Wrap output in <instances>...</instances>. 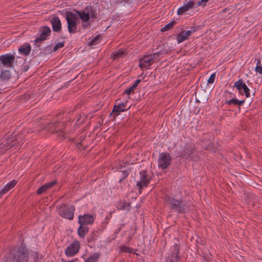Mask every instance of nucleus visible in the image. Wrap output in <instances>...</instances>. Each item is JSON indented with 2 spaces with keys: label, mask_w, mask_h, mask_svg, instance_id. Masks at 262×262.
<instances>
[{
  "label": "nucleus",
  "mask_w": 262,
  "mask_h": 262,
  "mask_svg": "<svg viewBox=\"0 0 262 262\" xmlns=\"http://www.w3.org/2000/svg\"><path fill=\"white\" fill-rule=\"evenodd\" d=\"M94 222V218L92 215L85 214L83 215L78 216V223L81 225L92 224Z\"/></svg>",
  "instance_id": "nucleus-18"
},
{
  "label": "nucleus",
  "mask_w": 262,
  "mask_h": 262,
  "mask_svg": "<svg viewBox=\"0 0 262 262\" xmlns=\"http://www.w3.org/2000/svg\"><path fill=\"white\" fill-rule=\"evenodd\" d=\"M195 31V27H192L190 30L187 31H182L177 36V39L178 43H181L184 40L188 39L190 36Z\"/></svg>",
  "instance_id": "nucleus-17"
},
{
  "label": "nucleus",
  "mask_w": 262,
  "mask_h": 262,
  "mask_svg": "<svg viewBox=\"0 0 262 262\" xmlns=\"http://www.w3.org/2000/svg\"><path fill=\"white\" fill-rule=\"evenodd\" d=\"M261 64V60L260 59H258L256 63V66H259Z\"/></svg>",
  "instance_id": "nucleus-50"
},
{
  "label": "nucleus",
  "mask_w": 262,
  "mask_h": 262,
  "mask_svg": "<svg viewBox=\"0 0 262 262\" xmlns=\"http://www.w3.org/2000/svg\"><path fill=\"white\" fill-rule=\"evenodd\" d=\"M255 71L257 73L262 74V66H256L255 68Z\"/></svg>",
  "instance_id": "nucleus-44"
},
{
  "label": "nucleus",
  "mask_w": 262,
  "mask_h": 262,
  "mask_svg": "<svg viewBox=\"0 0 262 262\" xmlns=\"http://www.w3.org/2000/svg\"><path fill=\"white\" fill-rule=\"evenodd\" d=\"M128 175V173L126 171H124L122 172V178L119 180V182H121L123 179H125L127 177Z\"/></svg>",
  "instance_id": "nucleus-43"
},
{
  "label": "nucleus",
  "mask_w": 262,
  "mask_h": 262,
  "mask_svg": "<svg viewBox=\"0 0 262 262\" xmlns=\"http://www.w3.org/2000/svg\"><path fill=\"white\" fill-rule=\"evenodd\" d=\"M195 0H190L187 4H184L183 6L178 9L177 14L178 15H182L186 11L190 9L193 8L195 6Z\"/></svg>",
  "instance_id": "nucleus-19"
},
{
  "label": "nucleus",
  "mask_w": 262,
  "mask_h": 262,
  "mask_svg": "<svg viewBox=\"0 0 262 262\" xmlns=\"http://www.w3.org/2000/svg\"><path fill=\"white\" fill-rule=\"evenodd\" d=\"M18 52L20 54L27 56L31 51V47L29 43H25L20 46Z\"/></svg>",
  "instance_id": "nucleus-23"
},
{
  "label": "nucleus",
  "mask_w": 262,
  "mask_h": 262,
  "mask_svg": "<svg viewBox=\"0 0 262 262\" xmlns=\"http://www.w3.org/2000/svg\"><path fill=\"white\" fill-rule=\"evenodd\" d=\"M141 81V80L140 79H137L135 81L134 83L138 86Z\"/></svg>",
  "instance_id": "nucleus-48"
},
{
  "label": "nucleus",
  "mask_w": 262,
  "mask_h": 262,
  "mask_svg": "<svg viewBox=\"0 0 262 262\" xmlns=\"http://www.w3.org/2000/svg\"><path fill=\"white\" fill-rule=\"evenodd\" d=\"M17 184V181L15 180H13L11 182L7 183L5 186L4 188L7 191V192L13 188Z\"/></svg>",
  "instance_id": "nucleus-30"
},
{
  "label": "nucleus",
  "mask_w": 262,
  "mask_h": 262,
  "mask_svg": "<svg viewBox=\"0 0 262 262\" xmlns=\"http://www.w3.org/2000/svg\"><path fill=\"white\" fill-rule=\"evenodd\" d=\"M237 99H231L227 102V103L229 105L233 104L234 105H237Z\"/></svg>",
  "instance_id": "nucleus-41"
},
{
  "label": "nucleus",
  "mask_w": 262,
  "mask_h": 262,
  "mask_svg": "<svg viewBox=\"0 0 262 262\" xmlns=\"http://www.w3.org/2000/svg\"><path fill=\"white\" fill-rule=\"evenodd\" d=\"M64 16L67 23L77 22L79 20V17L77 14L69 11H67L64 12Z\"/></svg>",
  "instance_id": "nucleus-21"
},
{
  "label": "nucleus",
  "mask_w": 262,
  "mask_h": 262,
  "mask_svg": "<svg viewBox=\"0 0 262 262\" xmlns=\"http://www.w3.org/2000/svg\"><path fill=\"white\" fill-rule=\"evenodd\" d=\"M56 184V181H52L49 183L45 184L40 187L36 191V193L37 194H41L42 193L45 192L49 189L53 187Z\"/></svg>",
  "instance_id": "nucleus-22"
},
{
  "label": "nucleus",
  "mask_w": 262,
  "mask_h": 262,
  "mask_svg": "<svg viewBox=\"0 0 262 262\" xmlns=\"http://www.w3.org/2000/svg\"><path fill=\"white\" fill-rule=\"evenodd\" d=\"M101 37L100 35H96L93 39L89 41L88 45L89 46L95 45L98 43V41L101 39Z\"/></svg>",
  "instance_id": "nucleus-32"
},
{
  "label": "nucleus",
  "mask_w": 262,
  "mask_h": 262,
  "mask_svg": "<svg viewBox=\"0 0 262 262\" xmlns=\"http://www.w3.org/2000/svg\"><path fill=\"white\" fill-rule=\"evenodd\" d=\"M180 246L177 244L171 247L170 253L168 257L166 262H178L180 259L179 255Z\"/></svg>",
  "instance_id": "nucleus-13"
},
{
  "label": "nucleus",
  "mask_w": 262,
  "mask_h": 262,
  "mask_svg": "<svg viewBox=\"0 0 262 262\" xmlns=\"http://www.w3.org/2000/svg\"><path fill=\"white\" fill-rule=\"evenodd\" d=\"M50 23L52 26L53 30L54 32L59 33L61 30V23L59 17L54 16L51 19Z\"/></svg>",
  "instance_id": "nucleus-20"
},
{
  "label": "nucleus",
  "mask_w": 262,
  "mask_h": 262,
  "mask_svg": "<svg viewBox=\"0 0 262 262\" xmlns=\"http://www.w3.org/2000/svg\"><path fill=\"white\" fill-rule=\"evenodd\" d=\"M81 141L78 142L77 145H76V146L78 148V149H80L81 148Z\"/></svg>",
  "instance_id": "nucleus-49"
},
{
  "label": "nucleus",
  "mask_w": 262,
  "mask_h": 262,
  "mask_svg": "<svg viewBox=\"0 0 262 262\" xmlns=\"http://www.w3.org/2000/svg\"><path fill=\"white\" fill-rule=\"evenodd\" d=\"M80 246L79 242L74 241L65 250V254L68 257H72L76 255L79 250Z\"/></svg>",
  "instance_id": "nucleus-14"
},
{
  "label": "nucleus",
  "mask_w": 262,
  "mask_h": 262,
  "mask_svg": "<svg viewBox=\"0 0 262 262\" xmlns=\"http://www.w3.org/2000/svg\"><path fill=\"white\" fill-rule=\"evenodd\" d=\"M160 52L145 55L140 59L139 66L141 69H148L149 66L154 63L156 57H158Z\"/></svg>",
  "instance_id": "nucleus-6"
},
{
  "label": "nucleus",
  "mask_w": 262,
  "mask_h": 262,
  "mask_svg": "<svg viewBox=\"0 0 262 262\" xmlns=\"http://www.w3.org/2000/svg\"><path fill=\"white\" fill-rule=\"evenodd\" d=\"M245 102V100H237V105H242Z\"/></svg>",
  "instance_id": "nucleus-47"
},
{
  "label": "nucleus",
  "mask_w": 262,
  "mask_h": 262,
  "mask_svg": "<svg viewBox=\"0 0 262 262\" xmlns=\"http://www.w3.org/2000/svg\"><path fill=\"white\" fill-rule=\"evenodd\" d=\"M11 78V74L9 70H2L0 79L2 81H8Z\"/></svg>",
  "instance_id": "nucleus-25"
},
{
  "label": "nucleus",
  "mask_w": 262,
  "mask_h": 262,
  "mask_svg": "<svg viewBox=\"0 0 262 262\" xmlns=\"http://www.w3.org/2000/svg\"><path fill=\"white\" fill-rule=\"evenodd\" d=\"M226 9H224L223 10V12H225L226 11Z\"/></svg>",
  "instance_id": "nucleus-53"
},
{
  "label": "nucleus",
  "mask_w": 262,
  "mask_h": 262,
  "mask_svg": "<svg viewBox=\"0 0 262 262\" xmlns=\"http://www.w3.org/2000/svg\"><path fill=\"white\" fill-rule=\"evenodd\" d=\"M165 199L171 212L183 214L188 209V206L182 198L177 199L173 196H166Z\"/></svg>",
  "instance_id": "nucleus-2"
},
{
  "label": "nucleus",
  "mask_w": 262,
  "mask_h": 262,
  "mask_svg": "<svg viewBox=\"0 0 262 262\" xmlns=\"http://www.w3.org/2000/svg\"><path fill=\"white\" fill-rule=\"evenodd\" d=\"M132 0H115V3L116 4H126V3H129Z\"/></svg>",
  "instance_id": "nucleus-42"
},
{
  "label": "nucleus",
  "mask_w": 262,
  "mask_h": 262,
  "mask_svg": "<svg viewBox=\"0 0 262 262\" xmlns=\"http://www.w3.org/2000/svg\"><path fill=\"white\" fill-rule=\"evenodd\" d=\"M121 250L122 252L130 253L132 252L133 249L127 247L126 246H122L121 247Z\"/></svg>",
  "instance_id": "nucleus-34"
},
{
  "label": "nucleus",
  "mask_w": 262,
  "mask_h": 262,
  "mask_svg": "<svg viewBox=\"0 0 262 262\" xmlns=\"http://www.w3.org/2000/svg\"><path fill=\"white\" fill-rule=\"evenodd\" d=\"M18 139H14L13 138H10L6 140L2 143V146L0 148V152L4 153L7 149L15 146L16 143L18 142Z\"/></svg>",
  "instance_id": "nucleus-16"
},
{
  "label": "nucleus",
  "mask_w": 262,
  "mask_h": 262,
  "mask_svg": "<svg viewBox=\"0 0 262 262\" xmlns=\"http://www.w3.org/2000/svg\"><path fill=\"white\" fill-rule=\"evenodd\" d=\"M209 0H200L197 2V6H205Z\"/></svg>",
  "instance_id": "nucleus-39"
},
{
  "label": "nucleus",
  "mask_w": 262,
  "mask_h": 262,
  "mask_svg": "<svg viewBox=\"0 0 262 262\" xmlns=\"http://www.w3.org/2000/svg\"><path fill=\"white\" fill-rule=\"evenodd\" d=\"M172 158L169 154L162 152L160 154L158 160V166L162 169L167 168L170 165Z\"/></svg>",
  "instance_id": "nucleus-10"
},
{
  "label": "nucleus",
  "mask_w": 262,
  "mask_h": 262,
  "mask_svg": "<svg viewBox=\"0 0 262 262\" xmlns=\"http://www.w3.org/2000/svg\"><path fill=\"white\" fill-rule=\"evenodd\" d=\"M90 23L88 21L87 23H84L82 24V26L83 28H88V27H89L90 26Z\"/></svg>",
  "instance_id": "nucleus-46"
},
{
  "label": "nucleus",
  "mask_w": 262,
  "mask_h": 262,
  "mask_svg": "<svg viewBox=\"0 0 262 262\" xmlns=\"http://www.w3.org/2000/svg\"><path fill=\"white\" fill-rule=\"evenodd\" d=\"M66 124L57 119H53L51 122L48 123L46 126L42 127V129L47 130L51 134L58 133V136L64 139V132L63 130L66 127Z\"/></svg>",
  "instance_id": "nucleus-3"
},
{
  "label": "nucleus",
  "mask_w": 262,
  "mask_h": 262,
  "mask_svg": "<svg viewBox=\"0 0 262 262\" xmlns=\"http://www.w3.org/2000/svg\"><path fill=\"white\" fill-rule=\"evenodd\" d=\"M132 86H133L134 88V89H136L137 88V85H136L135 83H134V84L132 85Z\"/></svg>",
  "instance_id": "nucleus-51"
},
{
  "label": "nucleus",
  "mask_w": 262,
  "mask_h": 262,
  "mask_svg": "<svg viewBox=\"0 0 262 262\" xmlns=\"http://www.w3.org/2000/svg\"><path fill=\"white\" fill-rule=\"evenodd\" d=\"M202 256L206 262H210L211 259L210 254H207L206 255H205L204 253H202Z\"/></svg>",
  "instance_id": "nucleus-40"
},
{
  "label": "nucleus",
  "mask_w": 262,
  "mask_h": 262,
  "mask_svg": "<svg viewBox=\"0 0 262 262\" xmlns=\"http://www.w3.org/2000/svg\"><path fill=\"white\" fill-rule=\"evenodd\" d=\"M75 210V207L73 205L68 207L67 205L63 204L59 209V214L65 219L72 220L73 219Z\"/></svg>",
  "instance_id": "nucleus-9"
},
{
  "label": "nucleus",
  "mask_w": 262,
  "mask_h": 262,
  "mask_svg": "<svg viewBox=\"0 0 262 262\" xmlns=\"http://www.w3.org/2000/svg\"><path fill=\"white\" fill-rule=\"evenodd\" d=\"M64 46V42H60L57 43L54 47L52 51L55 52L60 48L63 47Z\"/></svg>",
  "instance_id": "nucleus-33"
},
{
  "label": "nucleus",
  "mask_w": 262,
  "mask_h": 262,
  "mask_svg": "<svg viewBox=\"0 0 262 262\" xmlns=\"http://www.w3.org/2000/svg\"><path fill=\"white\" fill-rule=\"evenodd\" d=\"M29 253L26 247L21 245L10 250L9 252L4 257L6 262H27Z\"/></svg>",
  "instance_id": "nucleus-1"
},
{
  "label": "nucleus",
  "mask_w": 262,
  "mask_h": 262,
  "mask_svg": "<svg viewBox=\"0 0 262 262\" xmlns=\"http://www.w3.org/2000/svg\"><path fill=\"white\" fill-rule=\"evenodd\" d=\"M195 152V149L191 144L186 143L180 152V156L185 159H191Z\"/></svg>",
  "instance_id": "nucleus-12"
},
{
  "label": "nucleus",
  "mask_w": 262,
  "mask_h": 262,
  "mask_svg": "<svg viewBox=\"0 0 262 262\" xmlns=\"http://www.w3.org/2000/svg\"><path fill=\"white\" fill-rule=\"evenodd\" d=\"M119 100L116 101V104L111 115H113L115 117L119 116L121 112H125L128 110L130 106H127V101L125 102H118Z\"/></svg>",
  "instance_id": "nucleus-11"
},
{
  "label": "nucleus",
  "mask_w": 262,
  "mask_h": 262,
  "mask_svg": "<svg viewBox=\"0 0 262 262\" xmlns=\"http://www.w3.org/2000/svg\"><path fill=\"white\" fill-rule=\"evenodd\" d=\"M100 256L99 253H95L93 255H91L85 262H97Z\"/></svg>",
  "instance_id": "nucleus-29"
},
{
  "label": "nucleus",
  "mask_w": 262,
  "mask_h": 262,
  "mask_svg": "<svg viewBox=\"0 0 262 262\" xmlns=\"http://www.w3.org/2000/svg\"><path fill=\"white\" fill-rule=\"evenodd\" d=\"M7 192V191H6V190L5 189L4 187L3 188L1 189H0V198L2 196V195L3 194H5Z\"/></svg>",
  "instance_id": "nucleus-45"
},
{
  "label": "nucleus",
  "mask_w": 262,
  "mask_h": 262,
  "mask_svg": "<svg viewBox=\"0 0 262 262\" xmlns=\"http://www.w3.org/2000/svg\"><path fill=\"white\" fill-rule=\"evenodd\" d=\"M234 86L241 94H245L247 98L250 96V90L242 79H239L234 83Z\"/></svg>",
  "instance_id": "nucleus-15"
},
{
  "label": "nucleus",
  "mask_w": 262,
  "mask_h": 262,
  "mask_svg": "<svg viewBox=\"0 0 262 262\" xmlns=\"http://www.w3.org/2000/svg\"><path fill=\"white\" fill-rule=\"evenodd\" d=\"M176 24V21L174 20L171 21L170 23H168L166 26H165L164 27L162 28L161 29V31L163 32L170 30L172 28V27Z\"/></svg>",
  "instance_id": "nucleus-31"
},
{
  "label": "nucleus",
  "mask_w": 262,
  "mask_h": 262,
  "mask_svg": "<svg viewBox=\"0 0 262 262\" xmlns=\"http://www.w3.org/2000/svg\"><path fill=\"white\" fill-rule=\"evenodd\" d=\"M68 31L70 33H74L76 32L77 29V22L67 23Z\"/></svg>",
  "instance_id": "nucleus-27"
},
{
  "label": "nucleus",
  "mask_w": 262,
  "mask_h": 262,
  "mask_svg": "<svg viewBox=\"0 0 262 262\" xmlns=\"http://www.w3.org/2000/svg\"><path fill=\"white\" fill-rule=\"evenodd\" d=\"M38 32L39 36L33 41L34 45L37 48H39L40 46V43L46 40L51 35V30L49 27L44 26L39 28Z\"/></svg>",
  "instance_id": "nucleus-5"
},
{
  "label": "nucleus",
  "mask_w": 262,
  "mask_h": 262,
  "mask_svg": "<svg viewBox=\"0 0 262 262\" xmlns=\"http://www.w3.org/2000/svg\"><path fill=\"white\" fill-rule=\"evenodd\" d=\"M85 117H85V115H80V116L79 117V118L77 120L76 123L78 124H80L82 123L84 121Z\"/></svg>",
  "instance_id": "nucleus-38"
},
{
  "label": "nucleus",
  "mask_w": 262,
  "mask_h": 262,
  "mask_svg": "<svg viewBox=\"0 0 262 262\" xmlns=\"http://www.w3.org/2000/svg\"><path fill=\"white\" fill-rule=\"evenodd\" d=\"M89 228L85 225H80L78 229V234L82 238H84L85 234L89 232Z\"/></svg>",
  "instance_id": "nucleus-26"
},
{
  "label": "nucleus",
  "mask_w": 262,
  "mask_h": 262,
  "mask_svg": "<svg viewBox=\"0 0 262 262\" xmlns=\"http://www.w3.org/2000/svg\"><path fill=\"white\" fill-rule=\"evenodd\" d=\"M15 59V56L11 54H6L0 56V68L2 66L3 68L13 69L14 62Z\"/></svg>",
  "instance_id": "nucleus-7"
},
{
  "label": "nucleus",
  "mask_w": 262,
  "mask_h": 262,
  "mask_svg": "<svg viewBox=\"0 0 262 262\" xmlns=\"http://www.w3.org/2000/svg\"><path fill=\"white\" fill-rule=\"evenodd\" d=\"M125 52L124 50H119L114 53L112 57L113 60H116L125 55Z\"/></svg>",
  "instance_id": "nucleus-28"
},
{
  "label": "nucleus",
  "mask_w": 262,
  "mask_h": 262,
  "mask_svg": "<svg viewBox=\"0 0 262 262\" xmlns=\"http://www.w3.org/2000/svg\"><path fill=\"white\" fill-rule=\"evenodd\" d=\"M52 49V45H50L49 46H48L43 49V52H40V54H45L46 53L51 52V50Z\"/></svg>",
  "instance_id": "nucleus-35"
},
{
  "label": "nucleus",
  "mask_w": 262,
  "mask_h": 262,
  "mask_svg": "<svg viewBox=\"0 0 262 262\" xmlns=\"http://www.w3.org/2000/svg\"><path fill=\"white\" fill-rule=\"evenodd\" d=\"M69 262H74V261H69Z\"/></svg>",
  "instance_id": "nucleus-54"
},
{
  "label": "nucleus",
  "mask_w": 262,
  "mask_h": 262,
  "mask_svg": "<svg viewBox=\"0 0 262 262\" xmlns=\"http://www.w3.org/2000/svg\"><path fill=\"white\" fill-rule=\"evenodd\" d=\"M135 90L133 86H131L129 89L125 91L124 94L129 95L130 94L134 93Z\"/></svg>",
  "instance_id": "nucleus-37"
},
{
  "label": "nucleus",
  "mask_w": 262,
  "mask_h": 262,
  "mask_svg": "<svg viewBox=\"0 0 262 262\" xmlns=\"http://www.w3.org/2000/svg\"><path fill=\"white\" fill-rule=\"evenodd\" d=\"M140 180L137 183V186L140 192H141L143 187H147L150 183L151 177L148 175L146 170H141L139 172Z\"/></svg>",
  "instance_id": "nucleus-8"
},
{
  "label": "nucleus",
  "mask_w": 262,
  "mask_h": 262,
  "mask_svg": "<svg viewBox=\"0 0 262 262\" xmlns=\"http://www.w3.org/2000/svg\"><path fill=\"white\" fill-rule=\"evenodd\" d=\"M215 78V73L212 74L208 80V81H207L208 84L213 83L214 81Z\"/></svg>",
  "instance_id": "nucleus-36"
},
{
  "label": "nucleus",
  "mask_w": 262,
  "mask_h": 262,
  "mask_svg": "<svg viewBox=\"0 0 262 262\" xmlns=\"http://www.w3.org/2000/svg\"><path fill=\"white\" fill-rule=\"evenodd\" d=\"M76 14L81 20L84 23L89 21L90 18L95 19L97 17V13L92 6H88L82 11L75 10Z\"/></svg>",
  "instance_id": "nucleus-4"
},
{
  "label": "nucleus",
  "mask_w": 262,
  "mask_h": 262,
  "mask_svg": "<svg viewBox=\"0 0 262 262\" xmlns=\"http://www.w3.org/2000/svg\"><path fill=\"white\" fill-rule=\"evenodd\" d=\"M117 208L119 210L128 211L130 209V203H126L124 200H120L117 203Z\"/></svg>",
  "instance_id": "nucleus-24"
},
{
  "label": "nucleus",
  "mask_w": 262,
  "mask_h": 262,
  "mask_svg": "<svg viewBox=\"0 0 262 262\" xmlns=\"http://www.w3.org/2000/svg\"><path fill=\"white\" fill-rule=\"evenodd\" d=\"M35 52H36V50L33 49V54H35Z\"/></svg>",
  "instance_id": "nucleus-52"
}]
</instances>
